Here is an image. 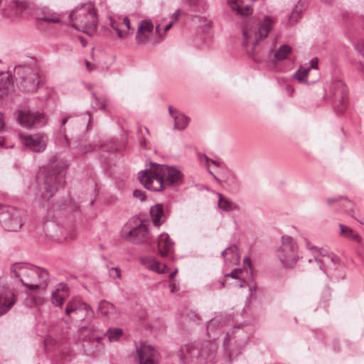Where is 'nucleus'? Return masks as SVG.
Segmentation results:
<instances>
[{"instance_id":"nucleus-57","label":"nucleus","mask_w":364,"mask_h":364,"mask_svg":"<svg viewBox=\"0 0 364 364\" xmlns=\"http://www.w3.org/2000/svg\"><path fill=\"white\" fill-rule=\"evenodd\" d=\"M177 272H178V269H176L174 270V272H171V273L170 274V275H169V278H170L171 279H172L175 277V275L176 274Z\"/></svg>"},{"instance_id":"nucleus-43","label":"nucleus","mask_w":364,"mask_h":364,"mask_svg":"<svg viewBox=\"0 0 364 364\" xmlns=\"http://www.w3.org/2000/svg\"><path fill=\"white\" fill-rule=\"evenodd\" d=\"M124 148L123 145L117 144L115 142H112L106 145L104 150L108 152L120 151Z\"/></svg>"},{"instance_id":"nucleus-42","label":"nucleus","mask_w":364,"mask_h":364,"mask_svg":"<svg viewBox=\"0 0 364 364\" xmlns=\"http://www.w3.org/2000/svg\"><path fill=\"white\" fill-rule=\"evenodd\" d=\"M40 21L46 23H59L60 19L56 14H48L38 18Z\"/></svg>"},{"instance_id":"nucleus-5","label":"nucleus","mask_w":364,"mask_h":364,"mask_svg":"<svg viewBox=\"0 0 364 364\" xmlns=\"http://www.w3.org/2000/svg\"><path fill=\"white\" fill-rule=\"evenodd\" d=\"M72 26L75 29L92 35L97 27V15L92 3L85 4L73 9L69 15Z\"/></svg>"},{"instance_id":"nucleus-25","label":"nucleus","mask_w":364,"mask_h":364,"mask_svg":"<svg viewBox=\"0 0 364 364\" xmlns=\"http://www.w3.org/2000/svg\"><path fill=\"white\" fill-rule=\"evenodd\" d=\"M168 112L174 119V128L178 130L186 129L189 123V118L183 113L173 109L171 107H168Z\"/></svg>"},{"instance_id":"nucleus-55","label":"nucleus","mask_w":364,"mask_h":364,"mask_svg":"<svg viewBox=\"0 0 364 364\" xmlns=\"http://www.w3.org/2000/svg\"><path fill=\"white\" fill-rule=\"evenodd\" d=\"M5 124L4 121V116L2 113H0V131H3L4 129Z\"/></svg>"},{"instance_id":"nucleus-14","label":"nucleus","mask_w":364,"mask_h":364,"mask_svg":"<svg viewBox=\"0 0 364 364\" xmlns=\"http://www.w3.org/2000/svg\"><path fill=\"white\" fill-rule=\"evenodd\" d=\"M19 139L24 146L33 152H42L47 146L46 139L42 134L33 135L19 134Z\"/></svg>"},{"instance_id":"nucleus-37","label":"nucleus","mask_w":364,"mask_h":364,"mask_svg":"<svg viewBox=\"0 0 364 364\" xmlns=\"http://www.w3.org/2000/svg\"><path fill=\"white\" fill-rule=\"evenodd\" d=\"M109 20L110 26L117 32V34L119 38L125 39L131 35L130 32H122L120 30L118 23L112 18L110 17Z\"/></svg>"},{"instance_id":"nucleus-9","label":"nucleus","mask_w":364,"mask_h":364,"mask_svg":"<svg viewBox=\"0 0 364 364\" xmlns=\"http://www.w3.org/2000/svg\"><path fill=\"white\" fill-rule=\"evenodd\" d=\"M333 105L338 114H341L347 107L348 89L343 82L338 79L333 80L329 87Z\"/></svg>"},{"instance_id":"nucleus-18","label":"nucleus","mask_w":364,"mask_h":364,"mask_svg":"<svg viewBox=\"0 0 364 364\" xmlns=\"http://www.w3.org/2000/svg\"><path fill=\"white\" fill-rule=\"evenodd\" d=\"M98 313L103 319L109 322H116L119 318V312L117 311L115 306L107 301H101L98 306Z\"/></svg>"},{"instance_id":"nucleus-60","label":"nucleus","mask_w":364,"mask_h":364,"mask_svg":"<svg viewBox=\"0 0 364 364\" xmlns=\"http://www.w3.org/2000/svg\"><path fill=\"white\" fill-rule=\"evenodd\" d=\"M85 65H86V68H87V70L90 71L91 70L90 63L87 60H85Z\"/></svg>"},{"instance_id":"nucleus-11","label":"nucleus","mask_w":364,"mask_h":364,"mask_svg":"<svg viewBox=\"0 0 364 364\" xmlns=\"http://www.w3.org/2000/svg\"><path fill=\"white\" fill-rule=\"evenodd\" d=\"M24 212L14 207H8L0 213V222L8 231H17L23 225Z\"/></svg>"},{"instance_id":"nucleus-15","label":"nucleus","mask_w":364,"mask_h":364,"mask_svg":"<svg viewBox=\"0 0 364 364\" xmlns=\"http://www.w3.org/2000/svg\"><path fill=\"white\" fill-rule=\"evenodd\" d=\"M140 364H159L160 355L152 346L142 344L136 348Z\"/></svg>"},{"instance_id":"nucleus-59","label":"nucleus","mask_w":364,"mask_h":364,"mask_svg":"<svg viewBox=\"0 0 364 364\" xmlns=\"http://www.w3.org/2000/svg\"><path fill=\"white\" fill-rule=\"evenodd\" d=\"M173 26V23H168V25L166 26L165 28H164V31H167L168 30H169Z\"/></svg>"},{"instance_id":"nucleus-47","label":"nucleus","mask_w":364,"mask_h":364,"mask_svg":"<svg viewBox=\"0 0 364 364\" xmlns=\"http://www.w3.org/2000/svg\"><path fill=\"white\" fill-rule=\"evenodd\" d=\"M109 275L114 279L121 277V270L118 267H112L109 271Z\"/></svg>"},{"instance_id":"nucleus-24","label":"nucleus","mask_w":364,"mask_h":364,"mask_svg":"<svg viewBox=\"0 0 364 364\" xmlns=\"http://www.w3.org/2000/svg\"><path fill=\"white\" fill-rule=\"evenodd\" d=\"M158 248L162 257L168 255L173 248V242L167 233H161L158 238Z\"/></svg>"},{"instance_id":"nucleus-30","label":"nucleus","mask_w":364,"mask_h":364,"mask_svg":"<svg viewBox=\"0 0 364 364\" xmlns=\"http://www.w3.org/2000/svg\"><path fill=\"white\" fill-rule=\"evenodd\" d=\"M340 228V235L346 237L348 239H350L352 240L356 241L358 242H360V237L359 235L355 231L351 229L350 228H348L343 224H339Z\"/></svg>"},{"instance_id":"nucleus-21","label":"nucleus","mask_w":364,"mask_h":364,"mask_svg":"<svg viewBox=\"0 0 364 364\" xmlns=\"http://www.w3.org/2000/svg\"><path fill=\"white\" fill-rule=\"evenodd\" d=\"M217 346L214 342L207 341L200 346V364L211 361L215 355Z\"/></svg>"},{"instance_id":"nucleus-45","label":"nucleus","mask_w":364,"mask_h":364,"mask_svg":"<svg viewBox=\"0 0 364 364\" xmlns=\"http://www.w3.org/2000/svg\"><path fill=\"white\" fill-rule=\"evenodd\" d=\"M301 0H299L298 4L301 3ZM301 9H299V5H296L295 9L289 15V20L292 22H296L300 18Z\"/></svg>"},{"instance_id":"nucleus-58","label":"nucleus","mask_w":364,"mask_h":364,"mask_svg":"<svg viewBox=\"0 0 364 364\" xmlns=\"http://www.w3.org/2000/svg\"><path fill=\"white\" fill-rule=\"evenodd\" d=\"M355 48H356V50H357L359 53H360L364 56V50H363L362 49H360V46H359L358 45H357V46H355Z\"/></svg>"},{"instance_id":"nucleus-63","label":"nucleus","mask_w":364,"mask_h":364,"mask_svg":"<svg viewBox=\"0 0 364 364\" xmlns=\"http://www.w3.org/2000/svg\"><path fill=\"white\" fill-rule=\"evenodd\" d=\"M68 120V118H64V119H62V122H61L62 125H65V124L67 123Z\"/></svg>"},{"instance_id":"nucleus-28","label":"nucleus","mask_w":364,"mask_h":364,"mask_svg":"<svg viewBox=\"0 0 364 364\" xmlns=\"http://www.w3.org/2000/svg\"><path fill=\"white\" fill-rule=\"evenodd\" d=\"M218 206L220 209L230 212L233 210H238L239 206L237 203L233 202L231 199L229 198H227L224 196L221 193H218Z\"/></svg>"},{"instance_id":"nucleus-51","label":"nucleus","mask_w":364,"mask_h":364,"mask_svg":"<svg viewBox=\"0 0 364 364\" xmlns=\"http://www.w3.org/2000/svg\"><path fill=\"white\" fill-rule=\"evenodd\" d=\"M311 69V68H309L307 64H305L304 66H301L298 70L307 77Z\"/></svg>"},{"instance_id":"nucleus-44","label":"nucleus","mask_w":364,"mask_h":364,"mask_svg":"<svg viewBox=\"0 0 364 364\" xmlns=\"http://www.w3.org/2000/svg\"><path fill=\"white\" fill-rule=\"evenodd\" d=\"M56 144L62 147L68 146V140L64 131L60 132L58 136L56 138Z\"/></svg>"},{"instance_id":"nucleus-34","label":"nucleus","mask_w":364,"mask_h":364,"mask_svg":"<svg viewBox=\"0 0 364 364\" xmlns=\"http://www.w3.org/2000/svg\"><path fill=\"white\" fill-rule=\"evenodd\" d=\"M92 95H93V100H92V107L96 109H102L103 110H105L107 99L105 97H98L95 95V93H93Z\"/></svg>"},{"instance_id":"nucleus-6","label":"nucleus","mask_w":364,"mask_h":364,"mask_svg":"<svg viewBox=\"0 0 364 364\" xmlns=\"http://www.w3.org/2000/svg\"><path fill=\"white\" fill-rule=\"evenodd\" d=\"M247 338L240 325L234 327L233 329L227 333L223 341V348L230 360L239 354L240 350L246 341Z\"/></svg>"},{"instance_id":"nucleus-33","label":"nucleus","mask_w":364,"mask_h":364,"mask_svg":"<svg viewBox=\"0 0 364 364\" xmlns=\"http://www.w3.org/2000/svg\"><path fill=\"white\" fill-rule=\"evenodd\" d=\"M205 166L206 168L208 170L209 173L214 176L215 178L216 176H215V173H218V169L220 168L223 166L222 161H205Z\"/></svg>"},{"instance_id":"nucleus-29","label":"nucleus","mask_w":364,"mask_h":364,"mask_svg":"<svg viewBox=\"0 0 364 364\" xmlns=\"http://www.w3.org/2000/svg\"><path fill=\"white\" fill-rule=\"evenodd\" d=\"M223 323L224 318L221 316H218L210 319L207 325L208 333L211 335V333H213L215 330H218L220 332Z\"/></svg>"},{"instance_id":"nucleus-17","label":"nucleus","mask_w":364,"mask_h":364,"mask_svg":"<svg viewBox=\"0 0 364 364\" xmlns=\"http://www.w3.org/2000/svg\"><path fill=\"white\" fill-rule=\"evenodd\" d=\"M16 296L0 282V316L6 313L15 304Z\"/></svg>"},{"instance_id":"nucleus-48","label":"nucleus","mask_w":364,"mask_h":364,"mask_svg":"<svg viewBox=\"0 0 364 364\" xmlns=\"http://www.w3.org/2000/svg\"><path fill=\"white\" fill-rule=\"evenodd\" d=\"M343 199V196H336L333 198H328L326 199V202L329 205H333V204H337L339 205L340 202Z\"/></svg>"},{"instance_id":"nucleus-53","label":"nucleus","mask_w":364,"mask_h":364,"mask_svg":"<svg viewBox=\"0 0 364 364\" xmlns=\"http://www.w3.org/2000/svg\"><path fill=\"white\" fill-rule=\"evenodd\" d=\"M243 266H244V268L246 269V268H250L251 267V261H250V259L249 257H245L243 259Z\"/></svg>"},{"instance_id":"nucleus-3","label":"nucleus","mask_w":364,"mask_h":364,"mask_svg":"<svg viewBox=\"0 0 364 364\" xmlns=\"http://www.w3.org/2000/svg\"><path fill=\"white\" fill-rule=\"evenodd\" d=\"M274 20L269 16H265L263 21H253L252 23H247L243 28V36L245 40V45L252 40V50L249 52V55L253 61L259 63L269 58L272 54V50L259 51L256 48L259 41L267 37L274 25Z\"/></svg>"},{"instance_id":"nucleus-52","label":"nucleus","mask_w":364,"mask_h":364,"mask_svg":"<svg viewBox=\"0 0 364 364\" xmlns=\"http://www.w3.org/2000/svg\"><path fill=\"white\" fill-rule=\"evenodd\" d=\"M182 11L180 9L176 10L171 16V18H173L174 22H176L178 21L180 16L182 14Z\"/></svg>"},{"instance_id":"nucleus-10","label":"nucleus","mask_w":364,"mask_h":364,"mask_svg":"<svg viewBox=\"0 0 364 364\" xmlns=\"http://www.w3.org/2000/svg\"><path fill=\"white\" fill-rule=\"evenodd\" d=\"M306 247L312 251L314 259L319 264L320 269L326 272L328 269H335L338 261V257L332 252L323 248H318L310 244L309 241L306 242Z\"/></svg>"},{"instance_id":"nucleus-1","label":"nucleus","mask_w":364,"mask_h":364,"mask_svg":"<svg viewBox=\"0 0 364 364\" xmlns=\"http://www.w3.org/2000/svg\"><path fill=\"white\" fill-rule=\"evenodd\" d=\"M143 186L151 191H161L182 179L181 171L175 166L151 162L149 167L138 173Z\"/></svg>"},{"instance_id":"nucleus-39","label":"nucleus","mask_w":364,"mask_h":364,"mask_svg":"<svg viewBox=\"0 0 364 364\" xmlns=\"http://www.w3.org/2000/svg\"><path fill=\"white\" fill-rule=\"evenodd\" d=\"M154 29V24L149 20H143L141 21L138 26V31L147 32L151 33Z\"/></svg>"},{"instance_id":"nucleus-62","label":"nucleus","mask_w":364,"mask_h":364,"mask_svg":"<svg viewBox=\"0 0 364 364\" xmlns=\"http://www.w3.org/2000/svg\"><path fill=\"white\" fill-rule=\"evenodd\" d=\"M321 1L327 4H332L333 0H321Z\"/></svg>"},{"instance_id":"nucleus-31","label":"nucleus","mask_w":364,"mask_h":364,"mask_svg":"<svg viewBox=\"0 0 364 364\" xmlns=\"http://www.w3.org/2000/svg\"><path fill=\"white\" fill-rule=\"evenodd\" d=\"M339 206H341L346 214L355 218L353 215V213H355V205L351 200L343 196V199L341 200V202H340Z\"/></svg>"},{"instance_id":"nucleus-8","label":"nucleus","mask_w":364,"mask_h":364,"mask_svg":"<svg viewBox=\"0 0 364 364\" xmlns=\"http://www.w3.org/2000/svg\"><path fill=\"white\" fill-rule=\"evenodd\" d=\"M16 72L18 77V85L22 92L33 93L38 90L39 76L31 68L19 65L16 67Z\"/></svg>"},{"instance_id":"nucleus-36","label":"nucleus","mask_w":364,"mask_h":364,"mask_svg":"<svg viewBox=\"0 0 364 364\" xmlns=\"http://www.w3.org/2000/svg\"><path fill=\"white\" fill-rule=\"evenodd\" d=\"M242 273L241 269H234L230 273L224 274L225 278L231 277L235 279H238V284H237L240 287H243L245 282L241 279L240 274Z\"/></svg>"},{"instance_id":"nucleus-19","label":"nucleus","mask_w":364,"mask_h":364,"mask_svg":"<svg viewBox=\"0 0 364 364\" xmlns=\"http://www.w3.org/2000/svg\"><path fill=\"white\" fill-rule=\"evenodd\" d=\"M9 9L11 14L8 12V15L16 16L19 14H29L33 9L32 3L28 0H10L9 3Z\"/></svg>"},{"instance_id":"nucleus-56","label":"nucleus","mask_w":364,"mask_h":364,"mask_svg":"<svg viewBox=\"0 0 364 364\" xmlns=\"http://www.w3.org/2000/svg\"><path fill=\"white\" fill-rule=\"evenodd\" d=\"M170 287H171V292H175V291H178L177 287H176V285L174 283L171 282V284H170Z\"/></svg>"},{"instance_id":"nucleus-26","label":"nucleus","mask_w":364,"mask_h":364,"mask_svg":"<svg viewBox=\"0 0 364 364\" xmlns=\"http://www.w3.org/2000/svg\"><path fill=\"white\" fill-rule=\"evenodd\" d=\"M228 4L236 14L247 16L252 14V9L250 6H242L241 0H228Z\"/></svg>"},{"instance_id":"nucleus-35","label":"nucleus","mask_w":364,"mask_h":364,"mask_svg":"<svg viewBox=\"0 0 364 364\" xmlns=\"http://www.w3.org/2000/svg\"><path fill=\"white\" fill-rule=\"evenodd\" d=\"M123 331L121 328H109L107 331V336L110 342H114L122 336Z\"/></svg>"},{"instance_id":"nucleus-64","label":"nucleus","mask_w":364,"mask_h":364,"mask_svg":"<svg viewBox=\"0 0 364 364\" xmlns=\"http://www.w3.org/2000/svg\"><path fill=\"white\" fill-rule=\"evenodd\" d=\"M220 288H224L225 286L224 282H220Z\"/></svg>"},{"instance_id":"nucleus-7","label":"nucleus","mask_w":364,"mask_h":364,"mask_svg":"<svg viewBox=\"0 0 364 364\" xmlns=\"http://www.w3.org/2000/svg\"><path fill=\"white\" fill-rule=\"evenodd\" d=\"M277 255L284 267L289 268L296 265L299 259L298 248L291 237H282V245L277 251Z\"/></svg>"},{"instance_id":"nucleus-41","label":"nucleus","mask_w":364,"mask_h":364,"mask_svg":"<svg viewBox=\"0 0 364 364\" xmlns=\"http://www.w3.org/2000/svg\"><path fill=\"white\" fill-rule=\"evenodd\" d=\"M190 154L186 155V157L189 158H197V159H210L205 154L198 151L196 149H190Z\"/></svg>"},{"instance_id":"nucleus-46","label":"nucleus","mask_w":364,"mask_h":364,"mask_svg":"<svg viewBox=\"0 0 364 364\" xmlns=\"http://www.w3.org/2000/svg\"><path fill=\"white\" fill-rule=\"evenodd\" d=\"M294 78H295L300 83L308 84L307 77L303 74L302 72H300L299 70L294 74Z\"/></svg>"},{"instance_id":"nucleus-50","label":"nucleus","mask_w":364,"mask_h":364,"mask_svg":"<svg viewBox=\"0 0 364 364\" xmlns=\"http://www.w3.org/2000/svg\"><path fill=\"white\" fill-rule=\"evenodd\" d=\"M318 58H314L310 60L309 65H308V66L311 69H318Z\"/></svg>"},{"instance_id":"nucleus-27","label":"nucleus","mask_w":364,"mask_h":364,"mask_svg":"<svg viewBox=\"0 0 364 364\" xmlns=\"http://www.w3.org/2000/svg\"><path fill=\"white\" fill-rule=\"evenodd\" d=\"M152 222L155 226L159 227L165 220L164 213L161 204H156L150 209Z\"/></svg>"},{"instance_id":"nucleus-13","label":"nucleus","mask_w":364,"mask_h":364,"mask_svg":"<svg viewBox=\"0 0 364 364\" xmlns=\"http://www.w3.org/2000/svg\"><path fill=\"white\" fill-rule=\"evenodd\" d=\"M65 314L71 315V318L75 321H83L92 318L94 312L87 304L72 301L67 304Z\"/></svg>"},{"instance_id":"nucleus-38","label":"nucleus","mask_w":364,"mask_h":364,"mask_svg":"<svg viewBox=\"0 0 364 364\" xmlns=\"http://www.w3.org/2000/svg\"><path fill=\"white\" fill-rule=\"evenodd\" d=\"M149 33L147 32H144V31H136V43H137V45L139 46H143L144 44H146L149 39Z\"/></svg>"},{"instance_id":"nucleus-12","label":"nucleus","mask_w":364,"mask_h":364,"mask_svg":"<svg viewBox=\"0 0 364 364\" xmlns=\"http://www.w3.org/2000/svg\"><path fill=\"white\" fill-rule=\"evenodd\" d=\"M17 119L20 125L26 129L45 126L48 121L44 112H33L30 109L19 110Z\"/></svg>"},{"instance_id":"nucleus-49","label":"nucleus","mask_w":364,"mask_h":364,"mask_svg":"<svg viewBox=\"0 0 364 364\" xmlns=\"http://www.w3.org/2000/svg\"><path fill=\"white\" fill-rule=\"evenodd\" d=\"M133 196L140 201H144L146 199V196L139 190L134 191Z\"/></svg>"},{"instance_id":"nucleus-23","label":"nucleus","mask_w":364,"mask_h":364,"mask_svg":"<svg viewBox=\"0 0 364 364\" xmlns=\"http://www.w3.org/2000/svg\"><path fill=\"white\" fill-rule=\"evenodd\" d=\"M221 255L224 258L225 265L230 266L240 263V255L235 245L227 247L222 252Z\"/></svg>"},{"instance_id":"nucleus-16","label":"nucleus","mask_w":364,"mask_h":364,"mask_svg":"<svg viewBox=\"0 0 364 364\" xmlns=\"http://www.w3.org/2000/svg\"><path fill=\"white\" fill-rule=\"evenodd\" d=\"M124 237L136 244L149 243L151 241L147 227L142 223L127 232H124Z\"/></svg>"},{"instance_id":"nucleus-22","label":"nucleus","mask_w":364,"mask_h":364,"mask_svg":"<svg viewBox=\"0 0 364 364\" xmlns=\"http://www.w3.org/2000/svg\"><path fill=\"white\" fill-rule=\"evenodd\" d=\"M68 296V287L65 284H58L51 295L53 304L62 308L65 299Z\"/></svg>"},{"instance_id":"nucleus-61","label":"nucleus","mask_w":364,"mask_h":364,"mask_svg":"<svg viewBox=\"0 0 364 364\" xmlns=\"http://www.w3.org/2000/svg\"><path fill=\"white\" fill-rule=\"evenodd\" d=\"M4 138L0 136V146L2 147L4 146Z\"/></svg>"},{"instance_id":"nucleus-20","label":"nucleus","mask_w":364,"mask_h":364,"mask_svg":"<svg viewBox=\"0 0 364 364\" xmlns=\"http://www.w3.org/2000/svg\"><path fill=\"white\" fill-rule=\"evenodd\" d=\"M183 357L186 361L195 364H200V354L199 344H190L182 348Z\"/></svg>"},{"instance_id":"nucleus-40","label":"nucleus","mask_w":364,"mask_h":364,"mask_svg":"<svg viewBox=\"0 0 364 364\" xmlns=\"http://www.w3.org/2000/svg\"><path fill=\"white\" fill-rule=\"evenodd\" d=\"M149 269L152 271H154L158 273H166L167 272L168 267L166 265L164 264L162 268L160 267V264L155 260H153L150 265L149 266Z\"/></svg>"},{"instance_id":"nucleus-32","label":"nucleus","mask_w":364,"mask_h":364,"mask_svg":"<svg viewBox=\"0 0 364 364\" xmlns=\"http://www.w3.org/2000/svg\"><path fill=\"white\" fill-rule=\"evenodd\" d=\"M292 48L288 45L281 46L277 51L274 53V56L277 60H282L287 58L288 55L291 53Z\"/></svg>"},{"instance_id":"nucleus-2","label":"nucleus","mask_w":364,"mask_h":364,"mask_svg":"<svg viewBox=\"0 0 364 364\" xmlns=\"http://www.w3.org/2000/svg\"><path fill=\"white\" fill-rule=\"evenodd\" d=\"M65 165L63 161H49L48 165L40 167L36 180L41 193V202L48 201L60 188L63 187Z\"/></svg>"},{"instance_id":"nucleus-54","label":"nucleus","mask_w":364,"mask_h":364,"mask_svg":"<svg viewBox=\"0 0 364 364\" xmlns=\"http://www.w3.org/2000/svg\"><path fill=\"white\" fill-rule=\"evenodd\" d=\"M122 23L126 26L128 30L131 29L130 21L128 17H124Z\"/></svg>"},{"instance_id":"nucleus-4","label":"nucleus","mask_w":364,"mask_h":364,"mask_svg":"<svg viewBox=\"0 0 364 364\" xmlns=\"http://www.w3.org/2000/svg\"><path fill=\"white\" fill-rule=\"evenodd\" d=\"M11 277L18 279L23 286L33 291L47 285V270L25 262H15L10 267Z\"/></svg>"}]
</instances>
